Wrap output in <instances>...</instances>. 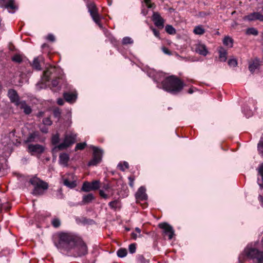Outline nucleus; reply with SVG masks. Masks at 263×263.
Wrapping results in <instances>:
<instances>
[{
  "mask_svg": "<svg viewBox=\"0 0 263 263\" xmlns=\"http://www.w3.org/2000/svg\"><path fill=\"white\" fill-rule=\"evenodd\" d=\"M99 194L100 196L104 199H107L108 197V195L104 193L103 190H100L99 191Z\"/></svg>",
  "mask_w": 263,
  "mask_h": 263,
  "instance_id": "47",
  "label": "nucleus"
},
{
  "mask_svg": "<svg viewBox=\"0 0 263 263\" xmlns=\"http://www.w3.org/2000/svg\"><path fill=\"white\" fill-rule=\"evenodd\" d=\"M139 236L138 234H137V233H135V232H133L132 233V236L133 237V239H136L138 236Z\"/></svg>",
  "mask_w": 263,
  "mask_h": 263,
  "instance_id": "58",
  "label": "nucleus"
},
{
  "mask_svg": "<svg viewBox=\"0 0 263 263\" xmlns=\"http://www.w3.org/2000/svg\"><path fill=\"white\" fill-rule=\"evenodd\" d=\"M128 179L129 180V184L130 186H131L132 187H134V182L135 179L132 177H129Z\"/></svg>",
  "mask_w": 263,
  "mask_h": 263,
  "instance_id": "52",
  "label": "nucleus"
},
{
  "mask_svg": "<svg viewBox=\"0 0 263 263\" xmlns=\"http://www.w3.org/2000/svg\"><path fill=\"white\" fill-rule=\"evenodd\" d=\"M86 146V143L85 142L84 143H78L75 147V149L77 150H82L83 149L85 146Z\"/></svg>",
  "mask_w": 263,
  "mask_h": 263,
  "instance_id": "41",
  "label": "nucleus"
},
{
  "mask_svg": "<svg viewBox=\"0 0 263 263\" xmlns=\"http://www.w3.org/2000/svg\"><path fill=\"white\" fill-rule=\"evenodd\" d=\"M260 65V61L258 59H255L251 63L249 64V68L251 72H253L255 70L258 68Z\"/></svg>",
  "mask_w": 263,
  "mask_h": 263,
  "instance_id": "25",
  "label": "nucleus"
},
{
  "mask_svg": "<svg viewBox=\"0 0 263 263\" xmlns=\"http://www.w3.org/2000/svg\"><path fill=\"white\" fill-rule=\"evenodd\" d=\"M165 30L170 34H175L176 32L175 29L171 25H166L165 26Z\"/></svg>",
  "mask_w": 263,
  "mask_h": 263,
  "instance_id": "38",
  "label": "nucleus"
},
{
  "mask_svg": "<svg viewBox=\"0 0 263 263\" xmlns=\"http://www.w3.org/2000/svg\"><path fill=\"white\" fill-rule=\"evenodd\" d=\"M93 149L92 158L89 161L88 165L96 166L100 163L102 160L103 150L97 147L91 146Z\"/></svg>",
  "mask_w": 263,
  "mask_h": 263,
  "instance_id": "7",
  "label": "nucleus"
},
{
  "mask_svg": "<svg viewBox=\"0 0 263 263\" xmlns=\"http://www.w3.org/2000/svg\"><path fill=\"white\" fill-rule=\"evenodd\" d=\"M144 2L148 8L153 7V4L151 3L150 0H144Z\"/></svg>",
  "mask_w": 263,
  "mask_h": 263,
  "instance_id": "51",
  "label": "nucleus"
},
{
  "mask_svg": "<svg viewBox=\"0 0 263 263\" xmlns=\"http://www.w3.org/2000/svg\"><path fill=\"white\" fill-rule=\"evenodd\" d=\"M7 1V0H0V7H3Z\"/></svg>",
  "mask_w": 263,
  "mask_h": 263,
  "instance_id": "59",
  "label": "nucleus"
},
{
  "mask_svg": "<svg viewBox=\"0 0 263 263\" xmlns=\"http://www.w3.org/2000/svg\"><path fill=\"white\" fill-rule=\"evenodd\" d=\"M155 73L154 70H151L147 74L149 77L153 78L154 80L157 82L158 87L174 95L178 93L182 90L184 84L177 77L172 76L162 80L161 77H163V74L162 73Z\"/></svg>",
  "mask_w": 263,
  "mask_h": 263,
  "instance_id": "1",
  "label": "nucleus"
},
{
  "mask_svg": "<svg viewBox=\"0 0 263 263\" xmlns=\"http://www.w3.org/2000/svg\"><path fill=\"white\" fill-rule=\"evenodd\" d=\"M243 253L248 258L256 259L258 260L260 255L262 254L263 252L248 246L245 249Z\"/></svg>",
  "mask_w": 263,
  "mask_h": 263,
  "instance_id": "10",
  "label": "nucleus"
},
{
  "mask_svg": "<svg viewBox=\"0 0 263 263\" xmlns=\"http://www.w3.org/2000/svg\"><path fill=\"white\" fill-rule=\"evenodd\" d=\"M247 33L248 34L256 35L258 34V31L256 29L254 28H250L247 30Z\"/></svg>",
  "mask_w": 263,
  "mask_h": 263,
  "instance_id": "39",
  "label": "nucleus"
},
{
  "mask_svg": "<svg viewBox=\"0 0 263 263\" xmlns=\"http://www.w3.org/2000/svg\"><path fill=\"white\" fill-rule=\"evenodd\" d=\"M152 31L153 32L154 34L156 37H158L159 36V32L156 29L154 28H152Z\"/></svg>",
  "mask_w": 263,
  "mask_h": 263,
  "instance_id": "53",
  "label": "nucleus"
},
{
  "mask_svg": "<svg viewBox=\"0 0 263 263\" xmlns=\"http://www.w3.org/2000/svg\"><path fill=\"white\" fill-rule=\"evenodd\" d=\"M127 255V251L125 249H120L117 251V255L119 257H124Z\"/></svg>",
  "mask_w": 263,
  "mask_h": 263,
  "instance_id": "36",
  "label": "nucleus"
},
{
  "mask_svg": "<svg viewBox=\"0 0 263 263\" xmlns=\"http://www.w3.org/2000/svg\"><path fill=\"white\" fill-rule=\"evenodd\" d=\"M3 7L8 9L9 12L10 13H14L15 10L17 8L14 0H8L5 3V5Z\"/></svg>",
  "mask_w": 263,
  "mask_h": 263,
  "instance_id": "18",
  "label": "nucleus"
},
{
  "mask_svg": "<svg viewBox=\"0 0 263 263\" xmlns=\"http://www.w3.org/2000/svg\"><path fill=\"white\" fill-rule=\"evenodd\" d=\"M43 60L42 57H37L35 58L32 64V67L37 70H40L41 69L40 63L43 62Z\"/></svg>",
  "mask_w": 263,
  "mask_h": 263,
  "instance_id": "27",
  "label": "nucleus"
},
{
  "mask_svg": "<svg viewBox=\"0 0 263 263\" xmlns=\"http://www.w3.org/2000/svg\"><path fill=\"white\" fill-rule=\"evenodd\" d=\"M243 114L245 115L247 117L249 118L250 117H251L253 114V111L250 109L248 107H246L245 108L242 110Z\"/></svg>",
  "mask_w": 263,
  "mask_h": 263,
  "instance_id": "35",
  "label": "nucleus"
},
{
  "mask_svg": "<svg viewBox=\"0 0 263 263\" xmlns=\"http://www.w3.org/2000/svg\"><path fill=\"white\" fill-rule=\"evenodd\" d=\"M147 11H145L144 10H142V13L144 15H146L147 14Z\"/></svg>",
  "mask_w": 263,
  "mask_h": 263,
  "instance_id": "63",
  "label": "nucleus"
},
{
  "mask_svg": "<svg viewBox=\"0 0 263 263\" xmlns=\"http://www.w3.org/2000/svg\"><path fill=\"white\" fill-rule=\"evenodd\" d=\"M30 183L34 186L32 193L35 195H42L48 189V184L37 177H33L30 180Z\"/></svg>",
  "mask_w": 263,
  "mask_h": 263,
  "instance_id": "4",
  "label": "nucleus"
},
{
  "mask_svg": "<svg viewBox=\"0 0 263 263\" xmlns=\"http://www.w3.org/2000/svg\"><path fill=\"white\" fill-rule=\"evenodd\" d=\"M133 42V40L128 36L123 37L122 41V43L123 45L132 44Z\"/></svg>",
  "mask_w": 263,
  "mask_h": 263,
  "instance_id": "33",
  "label": "nucleus"
},
{
  "mask_svg": "<svg viewBox=\"0 0 263 263\" xmlns=\"http://www.w3.org/2000/svg\"><path fill=\"white\" fill-rule=\"evenodd\" d=\"M95 197L92 194H88L84 195L83 197L82 202L84 204L88 203L92 201L94 199Z\"/></svg>",
  "mask_w": 263,
  "mask_h": 263,
  "instance_id": "28",
  "label": "nucleus"
},
{
  "mask_svg": "<svg viewBox=\"0 0 263 263\" xmlns=\"http://www.w3.org/2000/svg\"><path fill=\"white\" fill-rule=\"evenodd\" d=\"M11 135H13H13H14V132H12V133H10V136H11Z\"/></svg>",
  "mask_w": 263,
  "mask_h": 263,
  "instance_id": "64",
  "label": "nucleus"
},
{
  "mask_svg": "<svg viewBox=\"0 0 263 263\" xmlns=\"http://www.w3.org/2000/svg\"><path fill=\"white\" fill-rule=\"evenodd\" d=\"M102 189L105 191H112V190L110 188V185L108 183L104 184L102 186Z\"/></svg>",
  "mask_w": 263,
  "mask_h": 263,
  "instance_id": "46",
  "label": "nucleus"
},
{
  "mask_svg": "<svg viewBox=\"0 0 263 263\" xmlns=\"http://www.w3.org/2000/svg\"><path fill=\"white\" fill-rule=\"evenodd\" d=\"M243 20L249 21H255L256 20H259L261 22H263V15L261 14L260 12H253L245 16Z\"/></svg>",
  "mask_w": 263,
  "mask_h": 263,
  "instance_id": "15",
  "label": "nucleus"
},
{
  "mask_svg": "<svg viewBox=\"0 0 263 263\" xmlns=\"http://www.w3.org/2000/svg\"><path fill=\"white\" fill-rule=\"evenodd\" d=\"M258 199L262 205H263V196L261 195H259L258 196Z\"/></svg>",
  "mask_w": 263,
  "mask_h": 263,
  "instance_id": "60",
  "label": "nucleus"
},
{
  "mask_svg": "<svg viewBox=\"0 0 263 263\" xmlns=\"http://www.w3.org/2000/svg\"><path fill=\"white\" fill-rule=\"evenodd\" d=\"M60 141V135L59 134H56L52 136L51 138V142L52 144L55 146L58 145V144L59 143Z\"/></svg>",
  "mask_w": 263,
  "mask_h": 263,
  "instance_id": "31",
  "label": "nucleus"
},
{
  "mask_svg": "<svg viewBox=\"0 0 263 263\" xmlns=\"http://www.w3.org/2000/svg\"><path fill=\"white\" fill-rule=\"evenodd\" d=\"M60 73V69L55 66H50L44 72L41 79V83L37 84V86L40 88H45L46 87V82L51 79H54L52 81V85L53 87H57L59 84L58 76Z\"/></svg>",
  "mask_w": 263,
  "mask_h": 263,
  "instance_id": "3",
  "label": "nucleus"
},
{
  "mask_svg": "<svg viewBox=\"0 0 263 263\" xmlns=\"http://www.w3.org/2000/svg\"><path fill=\"white\" fill-rule=\"evenodd\" d=\"M159 227L160 228L163 229V233L168 235V239H172L174 235V231L170 225L167 224V223H161L159 224Z\"/></svg>",
  "mask_w": 263,
  "mask_h": 263,
  "instance_id": "13",
  "label": "nucleus"
},
{
  "mask_svg": "<svg viewBox=\"0 0 263 263\" xmlns=\"http://www.w3.org/2000/svg\"><path fill=\"white\" fill-rule=\"evenodd\" d=\"M40 129H41V132L44 133H48V128H47L46 127H41Z\"/></svg>",
  "mask_w": 263,
  "mask_h": 263,
  "instance_id": "56",
  "label": "nucleus"
},
{
  "mask_svg": "<svg viewBox=\"0 0 263 263\" xmlns=\"http://www.w3.org/2000/svg\"><path fill=\"white\" fill-rule=\"evenodd\" d=\"M46 39L47 40H48L49 41H50L51 42H53L55 41V37H54V36L52 34H48L47 37H46Z\"/></svg>",
  "mask_w": 263,
  "mask_h": 263,
  "instance_id": "49",
  "label": "nucleus"
},
{
  "mask_svg": "<svg viewBox=\"0 0 263 263\" xmlns=\"http://www.w3.org/2000/svg\"><path fill=\"white\" fill-rule=\"evenodd\" d=\"M80 237L70 232H60L55 235L54 244L60 252L68 254Z\"/></svg>",
  "mask_w": 263,
  "mask_h": 263,
  "instance_id": "2",
  "label": "nucleus"
},
{
  "mask_svg": "<svg viewBox=\"0 0 263 263\" xmlns=\"http://www.w3.org/2000/svg\"><path fill=\"white\" fill-rule=\"evenodd\" d=\"M76 180V177L73 174H67L62 176L64 185L70 189L77 186Z\"/></svg>",
  "mask_w": 263,
  "mask_h": 263,
  "instance_id": "9",
  "label": "nucleus"
},
{
  "mask_svg": "<svg viewBox=\"0 0 263 263\" xmlns=\"http://www.w3.org/2000/svg\"><path fill=\"white\" fill-rule=\"evenodd\" d=\"M118 203V202L117 200H114V201L110 202L108 204H109V206L111 209H115L117 208Z\"/></svg>",
  "mask_w": 263,
  "mask_h": 263,
  "instance_id": "45",
  "label": "nucleus"
},
{
  "mask_svg": "<svg viewBox=\"0 0 263 263\" xmlns=\"http://www.w3.org/2000/svg\"><path fill=\"white\" fill-rule=\"evenodd\" d=\"M259 176L257 179V183L261 190H263V164H262L258 168Z\"/></svg>",
  "mask_w": 263,
  "mask_h": 263,
  "instance_id": "23",
  "label": "nucleus"
},
{
  "mask_svg": "<svg viewBox=\"0 0 263 263\" xmlns=\"http://www.w3.org/2000/svg\"><path fill=\"white\" fill-rule=\"evenodd\" d=\"M219 58L222 62H225L227 59V51L223 47H220L218 49Z\"/></svg>",
  "mask_w": 263,
  "mask_h": 263,
  "instance_id": "26",
  "label": "nucleus"
},
{
  "mask_svg": "<svg viewBox=\"0 0 263 263\" xmlns=\"http://www.w3.org/2000/svg\"><path fill=\"white\" fill-rule=\"evenodd\" d=\"M88 12L90 13L93 21L99 26L100 28H103L102 24H100V21L101 16L98 12V9L96 5L93 3H90L87 5Z\"/></svg>",
  "mask_w": 263,
  "mask_h": 263,
  "instance_id": "8",
  "label": "nucleus"
},
{
  "mask_svg": "<svg viewBox=\"0 0 263 263\" xmlns=\"http://www.w3.org/2000/svg\"><path fill=\"white\" fill-rule=\"evenodd\" d=\"M146 190L143 186H141L136 193V198L137 200H145L147 196L145 193Z\"/></svg>",
  "mask_w": 263,
  "mask_h": 263,
  "instance_id": "16",
  "label": "nucleus"
},
{
  "mask_svg": "<svg viewBox=\"0 0 263 263\" xmlns=\"http://www.w3.org/2000/svg\"><path fill=\"white\" fill-rule=\"evenodd\" d=\"M153 21L155 25L159 27H163V20L159 13L154 12L153 15Z\"/></svg>",
  "mask_w": 263,
  "mask_h": 263,
  "instance_id": "19",
  "label": "nucleus"
},
{
  "mask_svg": "<svg viewBox=\"0 0 263 263\" xmlns=\"http://www.w3.org/2000/svg\"><path fill=\"white\" fill-rule=\"evenodd\" d=\"M135 231L139 234V235H140L141 230L139 228H136L135 229Z\"/></svg>",
  "mask_w": 263,
  "mask_h": 263,
  "instance_id": "61",
  "label": "nucleus"
},
{
  "mask_svg": "<svg viewBox=\"0 0 263 263\" xmlns=\"http://www.w3.org/2000/svg\"><path fill=\"white\" fill-rule=\"evenodd\" d=\"M128 163L126 161H124L123 163H119L118 164V167L122 171H124L126 169L128 168Z\"/></svg>",
  "mask_w": 263,
  "mask_h": 263,
  "instance_id": "32",
  "label": "nucleus"
},
{
  "mask_svg": "<svg viewBox=\"0 0 263 263\" xmlns=\"http://www.w3.org/2000/svg\"><path fill=\"white\" fill-rule=\"evenodd\" d=\"M28 152L31 155H41L45 150V147L40 144H29L27 147Z\"/></svg>",
  "mask_w": 263,
  "mask_h": 263,
  "instance_id": "12",
  "label": "nucleus"
},
{
  "mask_svg": "<svg viewBox=\"0 0 263 263\" xmlns=\"http://www.w3.org/2000/svg\"><path fill=\"white\" fill-rule=\"evenodd\" d=\"M233 41L230 36H226L223 40V44L229 48L233 46Z\"/></svg>",
  "mask_w": 263,
  "mask_h": 263,
  "instance_id": "29",
  "label": "nucleus"
},
{
  "mask_svg": "<svg viewBox=\"0 0 263 263\" xmlns=\"http://www.w3.org/2000/svg\"><path fill=\"white\" fill-rule=\"evenodd\" d=\"M257 148L259 153L263 156V137H261Z\"/></svg>",
  "mask_w": 263,
  "mask_h": 263,
  "instance_id": "34",
  "label": "nucleus"
},
{
  "mask_svg": "<svg viewBox=\"0 0 263 263\" xmlns=\"http://www.w3.org/2000/svg\"><path fill=\"white\" fill-rule=\"evenodd\" d=\"M99 194L100 196L104 199H107L108 197V195L104 193L103 190H100L99 191Z\"/></svg>",
  "mask_w": 263,
  "mask_h": 263,
  "instance_id": "48",
  "label": "nucleus"
},
{
  "mask_svg": "<svg viewBox=\"0 0 263 263\" xmlns=\"http://www.w3.org/2000/svg\"><path fill=\"white\" fill-rule=\"evenodd\" d=\"M65 100L70 103H74L77 98V94L76 92H65L63 95Z\"/></svg>",
  "mask_w": 263,
  "mask_h": 263,
  "instance_id": "17",
  "label": "nucleus"
},
{
  "mask_svg": "<svg viewBox=\"0 0 263 263\" xmlns=\"http://www.w3.org/2000/svg\"><path fill=\"white\" fill-rule=\"evenodd\" d=\"M57 103L59 105H63L64 103V101L63 99L62 98H59L57 100Z\"/></svg>",
  "mask_w": 263,
  "mask_h": 263,
  "instance_id": "54",
  "label": "nucleus"
},
{
  "mask_svg": "<svg viewBox=\"0 0 263 263\" xmlns=\"http://www.w3.org/2000/svg\"><path fill=\"white\" fill-rule=\"evenodd\" d=\"M100 187V181L95 180L91 182H84L81 188V190L88 192L90 191L96 190Z\"/></svg>",
  "mask_w": 263,
  "mask_h": 263,
  "instance_id": "11",
  "label": "nucleus"
},
{
  "mask_svg": "<svg viewBox=\"0 0 263 263\" xmlns=\"http://www.w3.org/2000/svg\"><path fill=\"white\" fill-rule=\"evenodd\" d=\"M40 139V135L38 132H33L30 133L27 138L25 142L26 143L37 142Z\"/></svg>",
  "mask_w": 263,
  "mask_h": 263,
  "instance_id": "20",
  "label": "nucleus"
},
{
  "mask_svg": "<svg viewBox=\"0 0 263 263\" xmlns=\"http://www.w3.org/2000/svg\"><path fill=\"white\" fill-rule=\"evenodd\" d=\"M12 61L17 63H20L22 61V57L19 54H15L12 58Z\"/></svg>",
  "mask_w": 263,
  "mask_h": 263,
  "instance_id": "42",
  "label": "nucleus"
},
{
  "mask_svg": "<svg viewBox=\"0 0 263 263\" xmlns=\"http://www.w3.org/2000/svg\"><path fill=\"white\" fill-rule=\"evenodd\" d=\"M8 94L11 102L14 103L17 106V103H20L21 101H19L18 96L15 90L11 89L9 90Z\"/></svg>",
  "mask_w": 263,
  "mask_h": 263,
  "instance_id": "21",
  "label": "nucleus"
},
{
  "mask_svg": "<svg viewBox=\"0 0 263 263\" xmlns=\"http://www.w3.org/2000/svg\"><path fill=\"white\" fill-rule=\"evenodd\" d=\"M204 29L201 25L196 26L193 30V32L198 35H202L204 33Z\"/></svg>",
  "mask_w": 263,
  "mask_h": 263,
  "instance_id": "30",
  "label": "nucleus"
},
{
  "mask_svg": "<svg viewBox=\"0 0 263 263\" xmlns=\"http://www.w3.org/2000/svg\"><path fill=\"white\" fill-rule=\"evenodd\" d=\"M76 135L73 133L66 134L63 142L54 146L53 148V151L57 150H63L69 147L75 142Z\"/></svg>",
  "mask_w": 263,
  "mask_h": 263,
  "instance_id": "6",
  "label": "nucleus"
},
{
  "mask_svg": "<svg viewBox=\"0 0 263 263\" xmlns=\"http://www.w3.org/2000/svg\"><path fill=\"white\" fill-rule=\"evenodd\" d=\"M128 249H129V251L130 253L133 254V253H135L136 252V245L134 243L130 244L129 246Z\"/></svg>",
  "mask_w": 263,
  "mask_h": 263,
  "instance_id": "44",
  "label": "nucleus"
},
{
  "mask_svg": "<svg viewBox=\"0 0 263 263\" xmlns=\"http://www.w3.org/2000/svg\"><path fill=\"white\" fill-rule=\"evenodd\" d=\"M162 50L163 52V53L166 54L171 55V54L170 51L167 48H166L165 47H162Z\"/></svg>",
  "mask_w": 263,
  "mask_h": 263,
  "instance_id": "50",
  "label": "nucleus"
},
{
  "mask_svg": "<svg viewBox=\"0 0 263 263\" xmlns=\"http://www.w3.org/2000/svg\"><path fill=\"white\" fill-rule=\"evenodd\" d=\"M43 123L45 125H51L52 123L50 118H45L43 120Z\"/></svg>",
  "mask_w": 263,
  "mask_h": 263,
  "instance_id": "43",
  "label": "nucleus"
},
{
  "mask_svg": "<svg viewBox=\"0 0 263 263\" xmlns=\"http://www.w3.org/2000/svg\"><path fill=\"white\" fill-rule=\"evenodd\" d=\"M259 259L257 260L258 263H263V253L260 255Z\"/></svg>",
  "mask_w": 263,
  "mask_h": 263,
  "instance_id": "55",
  "label": "nucleus"
},
{
  "mask_svg": "<svg viewBox=\"0 0 263 263\" xmlns=\"http://www.w3.org/2000/svg\"><path fill=\"white\" fill-rule=\"evenodd\" d=\"M237 61L236 59L233 58L230 59L228 61V65L232 67H235L237 66Z\"/></svg>",
  "mask_w": 263,
  "mask_h": 263,
  "instance_id": "37",
  "label": "nucleus"
},
{
  "mask_svg": "<svg viewBox=\"0 0 263 263\" xmlns=\"http://www.w3.org/2000/svg\"><path fill=\"white\" fill-rule=\"evenodd\" d=\"M70 253H72L73 255L76 257H81L87 254V247L81 237L77 243H75Z\"/></svg>",
  "mask_w": 263,
  "mask_h": 263,
  "instance_id": "5",
  "label": "nucleus"
},
{
  "mask_svg": "<svg viewBox=\"0 0 263 263\" xmlns=\"http://www.w3.org/2000/svg\"><path fill=\"white\" fill-rule=\"evenodd\" d=\"M139 259L140 260V261L142 263H144V262L142 261V260L144 259V258L142 256H140L139 257Z\"/></svg>",
  "mask_w": 263,
  "mask_h": 263,
  "instance_id": "62",
  "label": "nucleus"
},
{
  "mask_svg": "<svg viewBox=\"0 0 263 263\" xmlns=\"http://www.w3.org/2000/svg\"><path fill=\"white\" fill-rule=\"evenodd\" d=\"M197 90V89L196 88H194V87H192V88H190L188 91V92L190 94H192L194 92H195L196 90Z\"/></svg>",
  "mask_w": 263,
  "mask_h": 263,
  "instance_id": "57",
  "label": "nucleus"
},
{
  "mask_svg": "<svg viewBox=\"0 0 263 263\" xmlns=\"http://www.w3.org/2000/svg\"><path fill=\"white\" fill-rule=\"evenodd\" d=\"M193 48L196 53L203 56H206L209 52L206 46L201 43L195 44Z\"/></svg>",
  "mask_w": 263,
  "mask_h": 263,
  "instance_id": "14",
  "label": "nucleus"
},
{
  "mask_svg": "<svg viewBox=\"0 0 263 263\" xmlns=\"http://www.w3.org/2000/svg\"><path fill=\"white\" fill-rule=\"evenodd\" d=\"M17 106L21 109H23L26 114H29L31 112L30 107L27 105L25 101H21L20 103H17Z\"/></svg>",
  "mask_w": 263,
  "mask_h": 263,
  "instance_id": "24",
  "label": "nucleus"
},
{
  "mask_svg": "<svg viewBox=\"0 0 263 263\" xmlns=\"http://www.w3.org/2000/svg\"><path fill=\"white\" fill-rule=\"evenodd\" d=\"M69 160V156L66 153H62L59 156V163L61 165L66 166Z\"/></svg>",
  "mask_w": 263,
  "mask_h": 263,
  "instance_id": "22",
  "label": "nucleus"
},
{
  "mask_svg": "<svg viewBox=\"0 0 263 263\" xmlns=\"http://www.w3.org/2000/svg\"><path fill=\"white\" fill-rule=\"evenodd\" d=\"M52 224L55 228L59 227L61 224V221L58 218H54L51 221Z\"/></svg>",
  "mask_w": 263,
  "mask_h": 263,
  "instance_id": "40",
  "label": "nucleus"
}]
</instances>
